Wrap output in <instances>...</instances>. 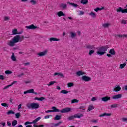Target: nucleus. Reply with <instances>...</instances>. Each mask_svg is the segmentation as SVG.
I'll return each mask as SVG.
<instances>
[{"label": "nucleus", "mask_w": 127, "mask_h": 127, "mask_svg": "<svg viewBox=\"0 0 127 127\" xmlns=\"http://www.w3.org/2000/svg\"><path fill=\"white\" fill-rule=\"evenodd\" d=\"M23 38H24V36H21L20 37V35H16L11 40L7 42V45L11 47H13V46L15 45V43H17V42H21V41L23 40Z\"/></svg>", "instance_id": "1"}, {"label": "nucleus", "mask_w": 127, "mask_h": 127, "mask_svg": "<svg viewBox=\"0 0 127 127\" xmlns=\"http://www.w3.org/2000/svg\"><path fill=\"white\" fill-rule=\"evenodd\" d=\"M109 46L106 45L102 46L98 48L97 53L98 55H104L106 53V51L108 50Z\"/></svg>", "instance_id": "2"}, {"label": "nucleus", "mask_w": 127, "mask_h": 127, "mask_svg": "<svg viewBox=\"0 0 127 127\" xmlns=\"http://www.w3.org/2000/svg\"><path fill=\"white\" fill-rule=\"evenodd\" d=\"M26 107L30 110H36V109H38L39 108V104L35 102L31 103L30 104L28 103L26 104Z\"/></svg>", "instance_id": "3"}, {"label": "nucleus", "mask_w": 127, "mask_h": 127, "mask_svg": "<svg viewBox=\"0 0 127 127\" xmlns=\"http://www.w3.org/2000/svg\"><path fill=\"white\" fill-rule=\"evenodd\" d=\"M41 119V117H39L37 118L36 119H35L33 122H29L27 121L24 123L25 126H27V125H31L32 124H36V123H37L38 121H39Z\"/></svg>", "instance_id": "4"}, {"label": "nucleus", "mask_w": 127, "mask_h": 127, "mask_svg": "<svg viewBox=\"0 0 127 127\" xmlns=\"http://www.w3.org/2000/svg\"><path fill=\"white\" fill-rule=\"evenodd\" d=\"M81 79L84 82H90L92 78L91 77L87 76V75H83L81 77Z\"/></svg>", "instance_id": "5"}, {"label": "nucleus", "mask_w": 127, "mask_h": 127, "mask_svg": "<svg viewBox=\"0 0 127 127\" xmlns=\"http://www.w3.org/2000/svg\"><path fill=\"white\" fill-rule=\"evenodd\" d=\"M35 94V95H37V92H34V89H31L29 90H28L24 92V94Z\"/></svg>", "instance_id": "6"}, {"label": "nucleus", "mask_w": 127, "mask_h": 127, "mask_svg": "<svg viewBox=\"0 0 127 127\" xmlns=\"http://www.w3.org/2000/svg\"><path fill=\"white\" fill-rule=\"evenodd\" d=\"M71 110L72 109L71 108H66L62 109L60 112L62 113H69V112H71Z\"/></svg>", "instance_id": "7"}, {"label": "nucleus", "mask_w": 127, "mask_h": 127, "mask_svg": "<svg viewBox=\"0 0 127 127\" xmlns=\"http://www.w3.org/2000/svg\"><path fill=\"white\" fill-rule=\"evenodd\" d=\"M46 54H47V51H44L43 52L38 53L37 55L39 57L41 56H44L46 55Z\"/></svg>", "instance_id": "8"}, {"label": "nucleus", "mask_w": 127, "mask_h": 127, "mask_svg": "<svg viewBox=\"0 0 127 127\" xmlns=\"http://www.w3.org/2000/svg\"><path fill=\"white\" fill-rule=\"evenodd\" d=\"M122 98V94H118L115 95H114L112 97V99L113 100H119V99H121Z\"/></svg>", "instance_id": "9"}, {"label": "nucleus", "mask_w": 127, "mask_h": 127, "mask_svg": "<svg viewBox=\"0 0 127 127\" xmlns=\"http://www.w3.org/2000/svg\"><path fill=\"white\" fill-rule=\"evenodd\" d=\"M112 116V113H104L103 114H101L99 115V117L100 118H102V117H111Z\"/></svg>", "instance_id": "10"}, {"label": "nucleus", "mask_w": 127, "mask_h": 127, "mask_svg": "<svg viewBox=\"0 0 127 127\" xmlns=\"http://www.w3.org/2000/svg\"><path fill=\"white\" fill-rule=\"evenodd\" d=\"M114 36L116 38H124V37H127V35H121V34H118V35H114Z\"/></svg>", "instance_id": "11"}, {"label": "nucleus", "mask_w": 127, "mask_h": 127, "mask_svg": "<svg viewBox=\"0 0 127 127\" xmlns=\"http://www.w3.org/2000/svg\"><path fill=\"white\" fill-rule=\"evenodd\" d=\"M26 28H27V29H35L37 28V27L34 26L33 24H32L29 26H26Z\"/></svg>", "instance_id": "12"}, {"label": "nucleus", "mask_w": 127, "mask_h": 127, "mask_svg": "<svg viewBox=\"0 0 127 127\" xmlns=\"http://www.w3.org/2000/svg\"><path fill=\"white\" fill-rule=\"evenodd\" d=\"M101 100L103 102H108V101L111 100V97L109 96L103 97L102 98Z\"/></svg>", "instance_id": "13"}, {"label": "nucleus", "mask_w": 127, "mask_h": 127, "mask_svg": "<svg viewBox=\"0 0 127 127\" xmlns=\"http://www.w3.org/2000/svg\"><path fill=\"white\" fill-rule=\"evenodd\" d=\"M62 123V122L60 121L57 123L54 124V123H51L50 124V127H57V126H59V125H60V124H61Z\"/></svg>", "instance_id": "14"}, {"label": "nucleus", "mask_w": 127, "mask_h": 127, "mask_svg": "<svg viewBox=\"0 0 127 127\" xmlns=\"http://www.w3.org/2000/svg\"><path fill=\"white\" fill-rule=\"evenodd\" d=\"M60 7L62 9H66L67 8V4L62 3L60 4Z\"/></svg>", "instance_id": "15"}, {"label": "nucleus", "mask_w": 127, "mask_h": 127, "mask_svg": "<svg viewBox=\"0 0 127 127\" xmlns=\"http://www.w3.org/2000/svg\"><path fill=\"white\" fill-rule=\"evenodd\" d=\"M56 15H58L59 17H61V16H65L66 15L63 13V12L61 11L57 13Z\"/></svg>", "instance_id": "16"}, {"label": "nucleus", "mask_w": 127, "mask_h": 127, "mask_svg": "<svg viewBox=\"0 0 127 127\" xmlns=\"http://www.w3.org/2000/svg\"><path fill=\"white\" fill-rule=\"evenodd\" d=\"M70 35L71 38H75V37H77V33H75L74 32H70Z\"/></svg>", "instance_id": "17"}, {"label": "nucleus", "mask_w": 127, "mask_h": 127, "mask_svg": "<svg viewBox=\"0 0 127 127\" xmlns=\"http://www.w3.org/2000/svg\"><path fill=\"white\" fill-rule=\"evenodd\" d=\"M76 75L77 76H78L79 77H80V76H82L83 75H86V73L83 71H79L76 72Z\"/></svg>", "instance_id": "18"}, {"label": "nucleus", "mask_w": 127, "mask_h": 127, "mask_svg": "<svg viewBox=\"0 0 127 127\" xmlns=\"http://www.w3.org/2000/svg\"><path fill=\"white\" fill-rule=\"evenodd\" d=\"M113 91L114 92H119V91H121V87L116 85L113 89Z\"/></svg>", "instance_id": "19"}, {"label": "nucleus", "mask_w": 127, "mask_h": 127, "mask_svg": "<svg viewBox=\"0 0 127 127\" xmlns=\"http://www.w3.org/2000/svg\"><path fill=\"white\" fill-rule=\"evenodd\" d=\"M60 39H57L56 38L52 37L49 39V41L50 42H52V41H59Z\"/></svg>", "instance_id": "20"}, {"label": "nucleus", "mask_w": 127, "mask_h": 127, "mask_svg": "<svg viewBox=\"0 0 127 127\" xmlns=\"http://www.w3.org/2000/svg\"><path fill=\"white\" fill-rule=\"evenodd\" d=\"M86 48H87V49H96V47H95V46H94V45H87L86 46Z\"/></svg>", "instance_id": "21"}, {"label": "nucleus", "mask_w": 127, "mask_h": 127, "mask_svg": "<svg viewBox=\"0 0 127 127\" xmlns=\"http://www.w3.org/2000/svg\"><path fill=\"white\" fill-rule=\"evenodd\" d=\"M117 12H121V13H124V9L123 8L119 7L116 10Z\"/></svg>", "instance_id": "22"}, {"label": "nucleus", "mask_w": 127, "mask_h": 127, "mask_svg": "<svg viewBox=\"0 0 127 127\" xmlns=\"http://www.w3.org/2000/svg\"><path fill=\"white\" fill-rule=\"evenodd\" d=\"M17 29H14L12 30V35H16L17 34Z\"/></svg>", "instance_id": "23"}, {"label": "nucleus", "mask_w": 127, "mask_h": 127, "mask_svg": "<svg viewBox=\"0 0 127 127\" xmlns=\"http://www.w3.org/2000/svg\"><path fill=\"white\" fill-rule=\"evenodd\" d=\"M80 2L83 5H86V4H88L89 1H88V0H82L80 1Z\"/></svg>", "instance_id": "24"}, {"label": "nucleus", "mask_w": 127, "mask_h": 127, "mask_svg": "<svg viewBox=\"0 0 127 127\" xmlns=\"http://www.w3.org/2000/svg\"><path fill=\"white\" fill-rule=\"evenodd\" d=\"M61 115H57L54 118V120L56 121H59V120H61Z\"/></svg>", "instance_id": "25"}, {"label": "nucleus", "mask_w": 127, "mask_h": 127, "mask_svg": "<svg viewBox=\"0 0 127 127\" xmlns=\"http://www.w3.org/2000/svg\"><path fill=\"white\" fill-rule=\"evenodd\" d=\"M73 116L74 117V118H78V119H80V118H82V117H84V115H83L82 114H81L80 115L78 114H75Z\"/></svg>", "instance_id": "26"}, {"label": "nucleus", "mask_w": 127, "mask_h": 127, "mask_svg": "<svg viewBox=\"0 0 127 127\" xmlns=\"http://www.w3.org/2000/svg\"><path fill=\"white\" fill-rule=\"evenodd\" d=\"M109 53H110V54H112V55H115L116 54V51H115V49H111L109 51Z\"/></svg>", "instance_id": "27"}, {"label": "nucleus", "mask_w": 127, "mask_h": 127, "mask_svg": "<svg viewBox=\"0 0 127 127\" xmlns=\"http://www.w3.org/2000/svg\"><path fill=\"white\" fill-rule=\"evenodd\" d=\"M11 59L13 61H16V58L14 56V53H12V56H11Z\"/></svg>", "instance_id": "28"}, {"label": "nucleus", "mask_w": 127, "mask_h": 127, "mask_svg": "<svg viewBox=\"0 0 127 127\" xmlns=\"http://www.w3.org/2000/svg\"><path fill=\"white\" fill-rule=\"evenodd\" d=\"M69 5H71V6H73V7H78L79 5L75 3H70V2H67Z\"/></svg>", "instance_id": "29"}, {"label": "nucleus", "mask_w": 127, "mask_h": 127, "mask_svg": "<svg viewBox=\"0 0 127 127\" xmlns=\"http://www.w3.org/2000/svg\"><path fill=\"white\" fill-rule=\"evenodd\" d=\"M89 15H90V16H91V17H92L93 18H96L97 16L96 15V14L93 12H91L90 13H89Z\"/></svg>", "instance_id": "30"}, {"label": "nucleus", "mask_w": 127, "mask_h": 127, "mask_svg": "<svg viewBox=\"0 0 127 127\" xmlns=\"http://www.w3.org/2000/svg\"><path fill=\"white\" fill-rule=\"evenodd\" d=\"M16 125H17V120H14L12 122V127H14L16 126Z\"/></svg>", "instance_id": "31"}, {"label": "nucleus", "mask_w": 127, "mask_h": 127, "mask_svg": "<svg viewBox=\"0 0 127 127\" xmlns=\"http://www.w3.org/2000/svg\"><path fill=\"white\" fill-rule=\"evenodd\" d=\"M52 110H52V112H60V110H59V109H57L56 107L54 106L52 107Z\"/></svg>", "instance_id": "32"}, {"label": "nucleus", "mask_w": 127, "mask_h": 127, "mask_svg": "<svg viewBox=\"0 0 127 127\" xmlns=\"http://www.w3.org/2000/svg\"><path fill=\"white\" fill-rule=\"evenodd\" d=\"M61 94H68V93H70V91H67L66 90H62L60 91Z\"/></svg>", "instance_id": "33"}, {"label": "nucleus", "mask_w": 127, "mask_h": 127, "mask_svg": "<svg viewBox=\"0 0 127 127\" xmlns=\"http://www.w3.org/2000/svg\"><path fill=\"white\" fill-rule=\"evenodd\" d=\"M57 75H58L59 76H60V77H62L63 78H64V75H63V74L62 73L57 72L54 73V76H57Z\"/></svg>", "instance_id": "34"}, {"label": "nucleus", "mask_w": 127, "mask_h": 127, "mask_svg": "<svg viewBox=\"0 0 127 127\" xmlns=\"http://www.w3.org/2000/svg\"><path fill=\"white\" fill-rule=\"evenodd\" d=\"M103 9H104V7H102L101 8L98 7L96 9H94V11H96V12H98V11L103 10Z\"/></svg>", "instance_id": "35"}, {"label": "nucleus", "mask_w": 127, "mask_h": 127, "mask_svg": "<svg viewBox=\"0 0 127 127\" xmlns=\"http://www.w3.org/2000/svg\"><path fill=\"white\" fill-rule=\"evenodd\" d=\"M11 114L14 115L15 113L12 110H9L8 112H7V115H11Z\"/></svg>", "instance_id": "36"}, {"label": "nucleus", "mask_w": 127, "mask_h": 127, "mask_svg": "<svg viewBox=\"0 0 127 127\" xmlns=\"http://www.w3.org/2000/svg\"><path fill=\"white\" fill-rule=\"evenodd\" d=\"M68 88H71V87H74V83L73 82H69L67 84Z\"/></svg>", "instance_id": "37"}, {"label": "nucleus", "mask_w": 127, "mask_h": 127, "mask_svg": "<svg viewBox=\"0 0 127 127\" xmlns=\"http://www.w3.org/2000/svg\"><path fill=\"white\" fill-rule=\"evenodd\" d=\"M110 26H111V24L110 23H105L103 25V26L104 27V28H107V27H109Z\"/></svg>", "instance_id": "38"}, {"label": "nucleus", "mask_w": 127, "mask_h": 127, "mask_svg": "<svg viewBox=\"0 0 127 127\" xmlns=\"http://www.w3.org/2000/svg\"><path fill=\"white\" fill-rule=\"evenodd\" d=\"M120 69H124L126 67V63L122 64L120 65Z\"/></svg>", "instance_id": "39"}, {"label": "nucleus", "mask_w": 127, "mask_h": 127, "mask_svg": "<svg viewBox=\"0 0 127 127\" xmlns=\"http://www.w3.org/2000/svg\"><path fill=\"white\" fill-rule=\"evenodd\" d=\"M111 109H113L114 108H117L118 107V104H114L110 106Z\"/></svg>", "instance_id": "40"}, {"label": "nucleus", "mask_w": 127, "mask_h": 127, "mask_svg": "<svg viewBox=\"0 0 127 127\" xmlns=\"http://www.w3.org/2000/svg\"><path fill=\"white\" fill-rule=\"evenodd\" d=\"M74 103H79V100L77 99H73L71 101V104H74Z\"/></svg>", "instance_id": "41"}, {"label": "nucleus", "mask_w": 127, "mask_h": 127, "mask_svg": "<svg viewBox=\"0 0 127 127\" xmlns=\"http://www.w3.org/2000/svg\"><path fill=\"white\" fill-rule=\"evenodd\" d=\"M15 115L16 119H19V117H20V113L17 112L15 114Z\"/></svg>", "instance_id": "42"}, {"label": "nucleus", "mask_w": 127, "mask_h": 127, "mask_svg": "<svg viewBox=\"0 0 127 127\" xmlns=\"http://www.w3.org/2000/svg\"><path fill=\"white\" fill-rule=\"evenodd\" d=\"M30 2L32 4V5H35V4L37 3V2L36 1H34L33 0H31Z\"/></svg>", "instance_id": "43"}, {"label": "nucleus", "mask_w": 127, "mask_h": 127, "mask_svg": "<svg viewBox=\"0 0 127 127\" xmlns=\"http://www.w3.org/2000/svg\"><path fill=\"white\" fill-rule=\"evenodd\" d=\"M5 74H6V75H9L10 74H12V72L11 71L6 70L5 72Z\"/></svg>", "instance_id": "44"}, {"label": "nucleus", "mask_w": 127, "mask_h": 127, "mask_svg": "<svg viewBox=\"0 0 127 127\" xmlns=\"http://www.w3.org/2000/svg\"><path fill=\"white\" fill-rule=\"evenodd\" d=\"M127 20H122L121 21V24H127Z\"/></svg>", "instance_id": "45"}, {"label": "nucleus", "mask_w": 127, "mask_h": 127, "mask_svg": "<svg viewBox=\"0 0 127 127\" xmlns=\"http://www.w3.org/2000/svg\"><path fill=\"white\" fill-rule=\"evenodd\" d=\"M88 111H92V110H94V106H93L92 105H90L88 107Z\"/></svg>", "instance_id": "46"}, {"label": "nucleus", "mask_w": 127, "mask_h": 127, "mask_svg": "<svg viewBox=\"0 0 127 127\" xmlns=\"http://www.w3.org/2000/svg\"><path fill=\"white\" fill-rule=\"evenodd\" d=\"M1 106L5 107H8V104H7L6 103H2L1 104Z\"/></svg>", "instance_id": "47"}, {"label": "nucleus", "mask_w": 127, "mask_h": 127, "mask_svg": "<svg viewBox=\"0 0 127 127\" xmlns=\"http://www.w3.org/2000/svg\"><path fill=\"white\" fill-rule=\"evenodd\" d=\"M54 83H55V81H51L49 84L47 85L48 86V87H49L50 86H52V85H54Z\"/></svg>", "instance_id": "48"}, {"label": "nucleus", "mask_w": 127, "mask_h": 127, "mask_svg": "<svg viewBox=\"0 0 127 127\" xmlns=\"http://www.w3.org/2000/svg\"><path fill=\"white\" fill-rule=\"evenodd\" d=\"M121 121L122 122H126L127 123V118L123 117L122 118H121Z\"/></svg>", "instance_id": "49"}, {"label": "nucleus", "mask_w": 127, "mask_h": 127, "mask_svg": "<svg viewBox=\"0 0 127 127\" xmlns=\"http://www.w3.org/2000/svg\"><path fill=\"white\" fill-rule=\"evenodd\" d=\"M95 53V51L91 50L89 51V55H92V54H94Z\"/></svg>", "instance_id": "50"}, {"label": "nucleus", "mask_w": 127, "mask_h": 127, "mask_svg": "<svg viewBox=\"0 0 127 127\" xmlns=\"http://www.w3.org/2000/svg\"><path fill=\"white\" fill-rule=\"evenodd\" d=\"M11 85L9 84L8 85H7L6 86H5V87H4L3 90H6V89H8V88H9L10 87H11Z\"/></svg>", "instance_id": "51"}, {"label": "nucleus", "mask_w": 127, "mask_h": 127, "mask_svg": "<svg viewBox=\"0 0 127 127\" xmlns=\"http://www.w3.org/2000/svg\"><path fill=\"white\" fill-rule=\"evenodd\" d=\"M24 66H29V65H30V62H28L27 63H24Z\"/></svg>", "instance_id": "52"}, {"label": "nucleus", "mask_w": 127, "mask_h": 127, "mask_svg": "<svg viewBox=\"0 0 127 127\" xmlns=\"http://www.w3.org/2000/svg\"><path fill=\"white\" fill-rule=\"evenodd\" d=\"M7 125L8 126V127H11V122L8 121L7 122Z\"/></svg>", "instance_id": "53"}, {"label": "nucleus", "mask_w": 127, "mask_h": 127, "mask_svg": "<svg viewBox=\"0 0 127 127\" xmlns=\"http://www.w3.org/2000/svg\"><path fill=\"white\" fill-rule=\"evenodd\" d=\"M23 76H24V73H22L19 75H17V77L19 78H21V77H23Z\"/></svg>", "instance_id": "54"}, {"label": "nucleus", "mask_w": 127, "mask_h": 127, "mask_svg": "<svg viewBox=\"0 0 127 127\" xmlns=\"http://www.w3.org/2000/svg\"><path fill=\"white\" fill-rule=\"evenodd\" d=\"M73 119H75V117L74 116H70L69 118H68V120H69L70 121L72 120H73Z\"/></svg>", "instance_id": "55"}, {"label": "nucleus", "mask_w": 127, "mask_h": 127, "mask_svg": "<svg viewBox=\"0 0 127 127\" xmlns=\"http://www.w3.org/2000/svg\"><path fill=\"white\" fill-rule=\"evenodd\" d=\"M79 13V15H84V14H85V12L83 11H80Z\"/></svg>", "instance_id": "56"}, {"label": "nucleus", "mask_w": 127, "mask_h": 127, "mask_svg": "<svg viewBox=\"0 0 127 127\" xmlns=\"http://www.w3.org/2000/svg\"><path fill=\"white\" fill-rule=\"evenodd\" d=\"M50 117H52V115H46L44 116V119H49Z\"/></svg>", "instance_id": "57"}, {"label": "nucleus", "mask_w": 127, "mask_h": 127, "mask_svg": "<svg viewBox=\"0 0 127 127\" xmlns=\"http://www.w3.org/2000/svg\"><path fill=\"white\" fill-rule=\"evenodd\" d=\"M92 102H95V101H97V98L96 97H92L91 99Z\"/></svg>", "instance_id": "58"}, {"label": "nucleus", "mask_w": 127, "mask_h": 127, "mask_svg": "<svg viewBox=\"0 0 127 127\" xmlns=\"http://www.w3.org/2000/svg\"><path fill=\"white\" fill-rule=\"evenodd\" d=\"M0 80H4V76L2 75H0Z\"/></svg>", "instance_id": "59"}, {"label": "nucleus", "mask_w": 127, "mask_h": 127, "mask_svg": "<svg viewBox=\"0 0 127 127\" xmlns=\"http://www.w3.org/2000/svg\"><path fill=\"white\" fill-rule=\"evenodd\" d=\"M43 100H45V98L43 97L39 98V101H43Z\"/></svg>", "instance_id": "60"}, {"label": "nucleus", "mask_w": 127, "mask_h": 127, "mask_svg": "<svg viewBox=\"0 0 127 127\" xmlns=\"http://www.w3.org/2000/svg\"><path fill=\"white\" fill-rule=\"evenodd\" d=\"M7 20H9V18H8V17H4V21H7Z\"/></svg>", "instance_id": "61"}, {"label": "nucleus", "mask_w": 127, "mask_h": 127, "mask_svg": "<svg viewBox=\"0 0 127 127\" xmlns=\"http://www.w3.org/2000/svg\"><path fill=\"white\" fill-rule=\"evenodd\" d=\"M22 106V105L21 104H20L18 106V110H20V109H21V106Z\"/></svg>", "instance_id": "62"}, {"label": "nucleus", "mask_w": 127, "mask_h": 127, "mask_svg": "<svg viewBox=\"0 0 127 127\" xmlns=\"http://www.w3.org/2000/svg\"><path fill=\"white\" fill-rule=\"evenodd\" d=\"M93 123H98V120H92Z\"/></svg>", "instance_id": "63"}, {"label": "nucleus", "mask_w": 127, "mask_h": 127, "mask_svg": "<svg viewBox=\"0 0 127 127\" xmlns=\"http://www.w3.org/2000/svg\"><path fill=\"white\" fill-rule=\"evenodd\" d=\"M15 127H23V126L22 125H19Z\"/></svg>", "instance_id": "64"}]
</instances>
